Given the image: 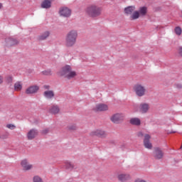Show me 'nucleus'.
Returning a JSON list of instances; mask_svg holds the SVG:
<instances>
[{
	"label": "nucleus",
	"instance_id": "obj_34",
	"mask_svg": "<svg viewBox=\"0 0 182 182\" xmlns=\"http://www.w3.org/2000/svg\"><path fill=\"white\" fill-rule=\"evenodd\" d=\"M48 132H49V129H46L43 130L42 133H43V134H46V133H48Z\"/></svg>",
	"mask_w": 182,
	"mask_h": 182
},
{
	"label": "nucleus",
	"instance_id": "obj_3",
	"mask_svg": "<svg viewBox=\"0 0 182 182\" xmlns=\"http://www.w3.org/2000/svg\"><path fill=\"white\" fill-rule=\"evenodd\" d=\"M59 75L66 77V79H73L76 76V72L72 70L70 65H65L59 71Z\"/></svg>",
	"mask_w": 182,
	"mask_h": 182
},
{
	"label": "nucleus",
	"instance_id": "obj_16",
	"mask_svg": "<svg viewBox=\"0 0 182 182\" xmlns=\"http://www.w3.org/2000/svg\"><path fill=\"white\" fill-rule=\"evenodd\" d=\"M36 136H38V131L36 129H31L27 133L28 140H33Z\"/></svg>",
	"mask_w": 182,
	"mask_h": 182
},
{
	"label": "nucleus",
	"instance_id": "obj_24",
	"mask_svg": "<svg viewBox=\"0 0 182 182\" xmlns=\"http://www.w3.org/2000/svg\"><path fill=\"white\" fill-rule=\"evenodd\" d=\"M49 35H50V33L49 31H46L38 37V39L40 41H45V39L49 38Z\"/></svg>",
	"mask_w": 182,
	"mask_h": 182
},
{
	"label": "nucleus",
	"instance_id": "obj_8",
	"mask_svg": "<svg viewBox=\"0 0 182 182\" xmlns=\"http://www.w3.org/2000/svg\"><path fill=\"white\" fill-rule=\"evenodd\" d=\"M5 42H6V46L7 48L16 46V45H18V43H19V41L14 38H8L6 39Z\"/></svg>",
	"mask_w": 182,
	"mask_h": 182
},
{
	"label": "nucleus",
	"instance_id": "obj_6",
	"mask_svg": "<svg viewBox=\"0 0 182 182\" xmlns=\"http://www.w3.org/2000/svg\"><path fill=\"white\" fill-rule=\"evenodd\" d=\"M21 167L23 171H29L33 168V165L30 164L28 159H25L20 162Z\"/></svg>",
	"mask_w": 182,
	"mask_h": 182
},
{
	"label": "nucleus",
	"instance_id": "obj_19",
	"mask_svg": "<svg viewBox=\"0 0 182 182\" xmlns=\"http://www.w3.org/2000/svg\"><path fill=\"white\" fill-rule=\"evenodd\" d=\"M43 95L46 99H52L55 96V92L52 90H47L44 92Z\"/></svg>",
	"mask_w": 182,
	"mask_h": 182
},
{
	"label": "nucleus",
	"instance_id": "obj_31",
	"mask_svg": "<svg viewBox=\"0 0 182 182\" xmlns=\"http://www.w3.org/2000/svg\"><path fill=\"white\" fill-rule=\"evenodd\" d=\"M76 125H70L68 126V130H76Z\"/></svg>",
	"mask_w": 182,
	"mask_h": 182
},
{
	"label": "nucleus",
	"instance_id": "obj_36",
	"mask_svg": "<svg viewBox=\"0 0 182 182\" xmlns=\"http://www.w3.org/2000/svg\"><path fill=\"white\" fill-rule=\"evenodd\" d=\"M138 137H143V132H139Z\"/></svg>",
	"mask_w": 182,
	"mask_h": 182
},
{
	"label": "nucleus",
	"instance_id": "obj_10",
	"mask_svg": "<svg viewBox=\"0 0 182 182\" xmlns=\"http://www.w3.org/2000/svg\"><path fill=\"white\" fill-rule=\"evenodd\" d=\"M60 16H64V18H69L71 11L68 7H61L59 11Z\"/></svg>",
	"mask_w": 182,
	"mask_h": 182
},
{
	"label": "nucleus",
	"instance_id": "obj_29",
	"mask_svg": "<svg viewBox=\"0 0 182 182\" xmlns=\"http://www.w3.org/2000/svg\"><path fill=\"white\" fill-rule=\"evenodd\" d=\"M7 129H10V130H14V129H16V127L12 124H9L6 125Z\"/></svg>",
	"mask_w": 182,
	"mask_h": 182
},
{
	"label": "nucleus",
	"instance_id": "obj_35",
	"mask_svg": "<svg viewBox=\"0 0 182 182\" xmlns=\"http://www.w3.org/2000/svg\"><path fill=\"white\" fill-rule=\"evenodd\" d=\"M178 53L182 56V47L179 48Z\"/></svg>",
	"mask_w": 182,
	"mask_h": 182
},
{
	"label": "nucleus",
	"instance_id": "obj_17",
	"mask_svg": "<svg viewBox=\"0 0 182 182\" xmlns=\"http://www.w3.org/2000/svg\"><path fill=\"white\" fill-rule=\"evenodd\" d=\"M50 113L52 114H58L59 112H60V109L59 108V106L58 105H53L49 109Z\"/></svg>",
	"mask_w": 182,
	"mask_h": 182
},
{
	"label": "nucleus",
	"instance_id": "obj_25",
	"mask_svg": "<svg viewBox=\"0 0 182 182\" xmlns=\"http://www.w3.org/2000/svg\"><path fill=\"white\" fill-rule=\"evenodd\" d=\"M14 90H16V92L22 90V83H21V82H17L14 84Z\"/></svg>",
	"mask_w": 182,
	"mask_h": 182
},
{
	"label": "nucleus",
	"instance_id": "obj_11",
	"mask_svg": "<svg viewBox=\"0 0 182 182\" xmlns=\"http://www.w3.org/2000/svg\"><path fill=\"white\" fill-rule=\"evenodd\" d=\"M139 110L140 113H147V112L150 110V105H149L148 103L142 102L139 105Z\"/></svg>",
	"mask_w": 182,
	"mask_h": 182
},
{
	"label": "nucleus",
	"instance_id": "obj_4",
	"mask_svg": "<svg viewBox=\"0 0 182 182\" xmlns=\"http://www.w3.org/2000/svg\"><path fill=\"white\" fill-rule=\"evenodd\" d=\"M134 91L136 93V96L139 97H143L146 95L147 90L146 87L141 84H136L134 86Z\"/></svg>",
	"mask_w": 182,
	"mask_h": 182
},
{
	"label": "nucleus",
	"instance_id": "obj_9",
	"mask_svg": "<svg viewBox=\"0 0 182 182\" xmlns=\"http://www.w3.org/2000/svg\"><path fill=\"white\" fill-rule=\"evenodd\" d=\"M93 110L94 112H106L109 110V106L106 104H97Z\"/></svg>",
	"mask_w": 182,
	"mask_h": 182
},
{
	"label": "nucleus",
	"instance_id": "obj_14",
	"mask_svg": "<svg viewBox=\"0 0 182 182\" xmlns=\"http://www.w3.org/2000/svg\"><path fill=\"white\" fill-rule=\"evenodd\" d=\"M130 178H131L130 174L129 173H119L118 175V180L119 181H121V182L129 181Z\"/></svg>",
	"mask_w": 182,
	"mask_h": 182
},
{
	"label": "nucleus",
	"instance_id": "obj_2",
	"mask_svg": "<svg viewBox=\"0 0 182 182\" xmlns=\"http://www.w3.org/2000/svg\"><path fill=\"white\" fill-rule=\"evenodd\" d=\"M77 39V31L76 30H71L69 31L65 37V46L67 48H72Z\"/></svg>",
	"mask_w": 182,
	"mask_h": 182
},
{
	"label": "nucleus",
	"instance_id": "obj_27",
	"mask_svg": "<svg viewBox=\"0 0 182 182\" xmlns=\"http://www.w3.org/2000/svg\"><path fill=\"white\" fill-rule=\"evenodd\" d=\"M175 33L178 35V36H180V35H181L182 33L181 28H180L179 26L176 27Z\"/></svg>",
	"mask_w": 182,
	"mask_h": 182
},
{
	"label": "nucleus",
	"instance_id": "obj_15",
	"mask_svg": "<svg viewBox=\"0 0 182 182\" xmlns=\"http://www.w3.org/2000/svg\"><path fill=\"white\" fill-rule=\"evenodd\" d=\"M39 90V87L36 85H33L26 89V95H33V93H36Z\"/></svg>",
	"mask_w": 182,
	"mask_h": 182
},
{
	"label": "nucleus",
	"instance_id": "obj_12",
	"mask_svg": "<svg viewBox=\"0 0 182 182\" xmlns=\"http://www.w3.org/2000/svg\"><path fill=\"white\" fill-rule=\"evenodd\" d=\"M164 154L163 153V151L160 149V148H156L154 152V157L156 159V160H160L161 159H163V156Z\"/></svg>",
	"mask_w": 182,
	"mask_h": 182
},
{
	"label": "nucleus",
	"instance_id": "obj_1",
	"mask_svg": "<svg viewBox=\"0 0 182 182\" xmlns=\"http://www.w3.org/2000/svg\"><path fill=\"white\" fill-rule=\"evenodd\" d=\"M102 7L92 4L85 9V14L90 18H99L102 15Z\"/></svg>",
	"mask_w": 182,
	"mask_h": 182
},
{
	"label": "nucleus",
	"instance_id": "obj_7",
	"mask_svg": "<svg viewBox=\"0 0 182 182\" xmlns=\"http://www.w3.org/2000/svg\"><path fill=\"white\" fill-rule=\"evenodd\" d=\"M150 139H151V136L149 134H146L144 135V146L145 149H148L149 150L153 149V145L150 143Z\"/></svg>",
	"mask_w": 182,
	"mask_h": 182
},
{
	"label": "nucleus",
	"instance_id": "obj_33",
	"mask_svg": "<svg viewBox=\"0 0 182 182\" xmlns=\"http://www.w3.org/2000/svg\"><path fill=\"white\" fill-rule=\"evenodd\" d=\"M4 83V77L0 75V85H2Z\"/></svg>",
	"mask_w": 182,
	"mask_h": 182
},
{
	"label": "nucleus",
	"instance_id": "obj_20",
	"mask_svg": "<svg viewBox=\"0 0 182 182\" xmlns=\"http://www.w3.org/2000/svg\"><path fill=\"white\" fill-rule=\"evenodd\" d=\"M52 6V3L49 1L43 0V1L41 3V8L44 9H49Z\"/></svg>",
	"mask_w": 182,
	"mask_h": 182
},
{
	"label": "nucleus",
	"instance_id": "obj_18",
	"mask_svg": "<svg viewBox=\"0 0 182 182\" xmlns=\"http://www.w3.org/2000/svg\"><path fill=\"white\" fill-rule=\"evenodd\" d=\"M134 11H136V6H129L124 9V12L127 15H132Z\"/></svg>",
	"mask_w": 182,
	"mask_h": 182
},
{
	"label": "nucleus",
	"instance_id": "obj_13",
	"mask_svg": "<svg viewBox=\"0 0 182 182\" xmlns=\"http://www.w3.org/2000/svg\"><path fill=\"white\" fill-rule=\"evenodd\" d=\"M90 136H97L98 137H105L106 132L102 129H95L90 133Z\"/></svg>",
	"mask_w": 182,
	"mask_h": 182
},
{
	"label": "nucleus",
	"instance_id": "obj_38",
	"mask_svg": "<svg viewBox=\"0 0 182 182\" xmlns=\"http://www.w3.org/2000/svg\"><path fill=\"white\" fill-rule=\"evenodd\" d=\"M2 8V4L0 3V9Z\"/></svg>",
	"mask_w": 182,
	"mask_h": 182
},
{
	"label": "nucleus",
	"instance_id": "obj_32",
	"mask_svg": "<svg viewBox=\"0 0 182 182\" xmlns=\"http://www.w3.org/2000/svg\"><path fill=\"white\" fill-rule=\"evenodd\" d=\"M43 75H52V71L50 70H46V71H43Z\"/></svg>",
	"mask_w": 182,
	"mask_h": 182
},
{
	"label": "nucleus",
	"instance_id": "obj_23",
	"mask_svg": "<svg viewBox=\"0 0 182 182\" xmlns=\"http://www.w3.org/2000/svg\"><path fill=\"white\" fill-rule=\"evenodd\" d=\"M129 18L131 21H136V19H139L140 18V14L139 13V11H134Z\"/></svg>",
	"mask_w": 182,
	"mask_h": 182
},
{
	"label": "nucleus",
	"instance_id": "obj_30",
	"mask_svg": "<svg viewBox=\"0 0 182 182\" xmlns=\"http://www.w3.org/2000/svg\"><path fill=\"white\" fill-rule=\"evenodd\" d=\"M13 78L11 76H8L6 77V82L7 83H12Z\"/></svg>",
	"mask_w": 182,
	"mask_h": 182
},
{
	"label": "nucleus",
	"instance_id": "obj_22",
	"mask_svg": "<svg viewBox=\"0 0 182 182\" xmlns=\"http://www.w3.org/2000/svg\"><path fill=\"white\" fill-rule=\"evenodd\" d=\"M138 12L140 16H146V15H147V7L146 6L140 7Z\"/></svg>",
	"mask_w": 182,
	"mask_h": 182
},
{
	"label": "nucleus",
	"instance_id": "obj_37",
	"mask_svg": "<svg viewBox=\"0 0 182 182\" xmlns=\"http://www.w3.org/2000/svg\"><path fill=\"white\" fill-rule=\"evenodd\" d=\"M50 87L49 85H44V89L49 90Z\"/></svg>",
	"mask_w": 182,
	"mask_h": 182
},
{
	"label": "nucleus",
	"instance_id": "obj_26",
	"mask_svg": "<svg viewBox=\"0 0 182 182\" xmlns=\"http://www.w3.org/2000/svg\"><path fill=\"white\" fill-rule=\"evenodd\" d=\"M65 168L67 170H73V168H75V166L73 165V164L69 162V161H66L65 163Z\"/></svg>",
	"mask_w": 182,
	"mask_h": 182
},
{
	"label": "nucleus",
	"instance_id": "obj_28",
	"mask_svg": "<svg viewBox=\"0 0 182 182\" xmlns=\"http://www.w3.org/2000/svg\"><path fill=\"white\" fill-rule=\"evenodd\" d=\"M33 182H43V181H42V178L41 177H39L38 176H34L33 178Z\"/></svg>",
	"mask_w": 182,
	"mask_h": 182
},
{
	"label": "nucleus",
	"instance_id": "obj_5",
	"mask_svg": "<svg viewBox=\"0 0 182 182\" xmlns=\"http://www.w3.org/2000/svg\"><path fill=\"white\" fill-rule=\"evenodd\" d=\"M111 122L114 123L115 124H119V123H122L123 120H124V114L122 113H116L112 115L110 117Z\"/></svg>",
	"mask_w": 182,
	"mask_h": 182
},
{
	"label": "nucleus",
	"instance_id": "obj_21",
	"mask_svg": "<svg viewBox=\"0 0 182 182\" xmlns=\"http://www.w3.org/2000/svg\"><path fill=\"white\" fill-rule=\"evenodd\" d=\"M129 122L131 124H133L134 126H140V124H141L140 119L136 117L132 118Z\"/></svg>",
	"mask_w": 182,
	"mask_h": 182
}]
</instances>
